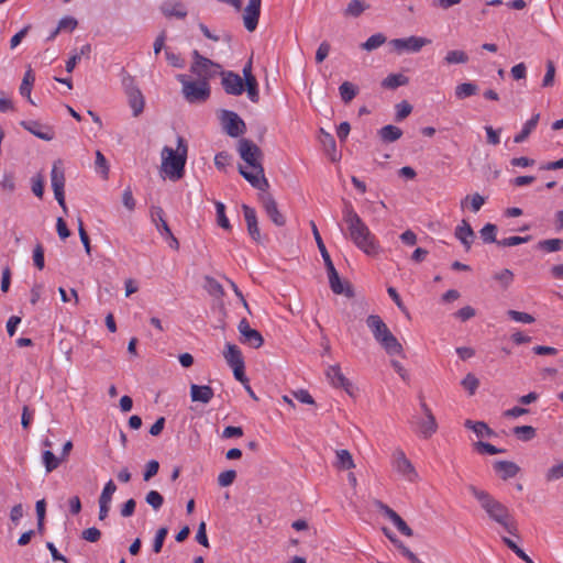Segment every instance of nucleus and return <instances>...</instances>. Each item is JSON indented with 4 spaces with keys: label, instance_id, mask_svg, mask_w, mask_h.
<instances>
[{
    "label": "nucleus",
    "instance_id": "nucleus-1",
    "mask_svg": "<svg viewBox=\"0 0 563 563\" xmlns=\"http://www.w3.org/2000/svg\"><path fill=\"white\" fill-rule=\"evenodd\" d=\"M238 151L241 158L252 168V170H247L240 165L239 173L241 176L247 180L252 187L265 191L269 187V184L265 178L264 167L261 163L263 157L262 150L251 140L241 139L239 141Z\"/></svg>",
    "mask_w": 563,
    "mask_h": 563
},
{
    "label": "nucleus",
    "instance_id": "nucleus-2",
    "mask_svg": "<svg viewBox=\"0 0 563 563\" xmlns=\"http://www.w3.org/2000/svg\"><path fill=\"white\" fill-rule=\"evenodd\" d=\"M468 490L492 521L503 527L508 533L516 534V523L509 509L504 504L493 497L488 492L473 485L468 487Z\"/></svg>",
    "mask_w": 563,
    "mask_h": 563
},
{
    "label": "nucleus",
    "instance_id": "nucleus-3",
    "mask_svg": "<svg viewBox=\"0 0 563 563\" xmlns=\"http://www.w3.org/2000/svg\"><path fill=\"white\" fill-rule=\"evenodd\" d=\"M188 145L183 136L177 137V148L164 146L161 153L162 170L172 180H179L185 175Z\"/></svg>",
    "mask_w": 563,
    "mask_h": 563
},
{
    "label": "nucleus",
    "instance_id": "nucleus-4",
    "mask_svg": "<svg viewBox=\"0 0 563 563\" xmlns=\"http://www.w3.org/2000/svg\"><path fill=\"white\" fill-rule=\"evenodd\" d=\"M343 213L353 242L365 253L369 255L376 254L374 238L351 203H345Z\"/></svg>",
    "mask_w": 563,
    "mask_h": 563
},
{
    "label": "nucleus",
    "instance_id": "nucleus-5",
    "mask_svg": "<svg viewBox=\"0 0 563 563\" xmlns=\"http://www.w3.org/2000/svg\"><path fill=\"white\" fill-rule=\"evenodd\" d=\"M177 80L183 85V95L189 103H201L209 99L211 89L206 80H190L187 75H177Z\"/></svg>",
    "mask_w": 563,
    "mask_h": 563
},
{
    "label": "nucleus",
    "instance_id": "nucleus-6",
    "mask_svg": "<svg viewBox=\"0 0 563 563\" xmlns=\"http://www.w3.org/2000/svg\"><path fill=\"white\" fill-rule=\"evenodd\" d=\"M194 62L190 66V71L198 77L199 80H206L214 77L217 69L221 66L213 60L202 56L197 49L192 52Z\"/></svg>",
    "mask_w": 563,
    "mask_h": 563
},
{
    "label": "nucleus",
    "instance_id": "nucleus-7",
    "mask_svg": "<svg viewBox=\"0 0 563 563\" xmlns=\"http://www.w3.org/2000/svg\"><path fill=\"white\" fill-rule=\"evenodd\" d=\"M393 467L395 472L406 482L416 483L419 475L412 463L406 457L401 450H395L393 453Z\"/></svg>",
    "mask_w": 563,
    "mask_h": 563
},
{
    "label": "nucleus",
    "instance_id": "nucleus-8",
    "mask_svg": "<svg viewBox=\"0 0 563 563\" xmlns=\"http://www.w3.org/2000/svg\"><path fill=\"white\" fill-rule=\"evenodd\" d=\"M429 44H431V40L413 35L389 41V46H391V49L398 55L418 53L423 46Z\"/></svg>",
    "mask_w": 563,
    "mask_h": 563
},
{
    "label": "nucleus",
    "instance_id": "nucleus-9",
    "mask_svg": "<svg viewBox=\"0 0 563 563\" xmlns=\"http://www.w3.org/2000/svg\"><path fill=\"white\" fill-rule=\"evenodd\" d=\"M223 131L231 137H239L246 131L245 122L231 110H221L219 115Z\"/></svg>",
    "mask_w": 563,
    "mask_h": 563
},
{
    "label": "nucleus",
    "instance_id": "nucleus-10",
    "mask_svg": "<svg viewBox=\"0 0 563 563\" xmlns=\"http://www.w3.org/2000/svg\"><path fill=\"white\" fill-rule=\"evenodd\" d=\"M122 84L128 96L129 106L132 109L133 117H139L143 112L145 106L143 93L131 76L123 78Z\"/></svg>",
    "mask_w": 563,
    "mask_h": 563
},
{
    "label": "nucleus",
    "instance_id": "nucleus-11",
    "mask_svg": "<svg viewBox=\"0 0 563 563\" xmlns=\"http://www.w3.org/2000/svg\"><path fill=\"white\" fill-rule=\"evenodd\" d=\"M329 285L335 295H344L347 298L355 296L354 288L349 282H342L333 264L325 266Z\"/></svg>",
    "mask_w": 563,
    "mask_h": 563
},
{
    "label": "nucleus",
    "instance_id": "nucleus-12",
    "mask_svg": "<svg viewBox=\"0 0 563 563\" xmlns=\"http://www.w3.org/2000/svg\"><path fill=\"white\" fill-rule=\"evenodd\" d=\"M238 330L241 334L240 341L243 344H247L254 349H258L263 345V335L257 330L252 329L245 318L239 322Z\"/></svg>",
    "mask_w": 563,
    "mask_h": 563
},
{
    "label": "nucleus",
    "instance_id": "nucleus-13",
    "mask_svg": "<svg viewBox=\"0 0 563 563\" xmlns=\"http://www.w3.org/2000/svg\"><path fill=\"white\" fill-rule=\"evenodd\" d=\"M366 327L373 333L374 339L387 350V324L378 314H369L365 320Z\"/></svg>",
    "mask_w": 563,
    "mask_h": 563
},
{
    "label": "nucleus",
    "instance_id": "nucleus-14",
    "mask_svg": "<svg viewBox=\"0 0 563 563\" xmlns=\"http://www.w3.org/2000/svg\"><path fill=\"white\" fill-rule=\"evenodd\" d=\"M221 85L228 95L240 96L244 91L243 78L233 71H222Z\"/></svg>",
    "mask_w": 563,
    "mask_h": 563
},
{
    "label": "nucleus",
    "instance_id": "nucleus-15",
    "mask_svg": "<svg viewBox=\"0 0 563 563\" xmlns=\"http://www.w3.org/2000/svg\"><path fill=\"white\" fill-rule=\"evenodd\" d=\"M262 0H249V4L244 9L243 22L249 32L256 30L261 15Z\"/></svg>",
    "mask_w": 563,
    "mask_h": 563
},
{
    "label": "nucleus",
    "instance_id": "nucleus-16",
    "mask_svg": "<svg viewBox=\"0 0 563 563\" xmlns=\"http://www.w3.org/2000/svg\"><path fill=\"white\" fill-rule=\"evenodd\" d=\"M242 210H243V214H244V219L246 222L247 232H249L250 236L255 242H261V233H260L258 221H257V216H256L255 209L247 205H242Z\"/></svg>",
    "mask_w": 563,
    "mask_h": 563
},
{
    "label": "nucleus",
    "instance_id": "nucleus-17",
    "mask_svg": "<svg viewBox=\"0 0 563 563\" xmlns=\"http://www.w3.org/2000/svg\"><path fill=\"white\" fill-rule=\"evenodd\" d=\"M26 131L35 135L36 137L44 141H52L54 139V132L52 128L43 125L37 121H21L20 123Z\"/></svg>",
    "mask_w": 563,
    "mask_h": 563
},
{
    "label": "nucleus",
    "instance_id": "nucleus-18",
    "mask_svg": "<svg viewBox=\"0 0 563 563\" xmlns=\"http://www.w3.org/2000/svg\"><path fill=\"white\" fill-rule=\"evenodd\" d=\"M263 207H264V210H265L267 217L271 219V221L275 225H277V227L285 225L286 219L278 210L277 202L271 195H267L263 198Z\"/></svg>",
    "mask_w": 563,
    "mask_h": 563
},
{
    "label": "nucleus",
    "instance_id": "nucleus-19",
    "mask_svg": "<svg viewBox=\"0 0 563 563\" xmlns=\"http://www.w3.org/2000/svg\"><path fill=\"white\" fill-rule=\"evenodd\" d=\"M327 376L334 387L343 388L347 394L352 395V383L342 374L339 365L330 366Z\"/></svg>",
    "mask_w": 563,
    "mask_h": 563
},
{
    "label": "nucleus",
    "instance_id": "nucleus-20",
    "mask_svg": "<svg viewBox=\"0 0 563 563\" xmlns=\"http://www.w3.org/2000/svg\"><path fill=\"white\" fill-rule=\"evenodd\" d=\"M454 235L464 245L466 251L471 250V246L475 240V233L466 220H462L461 223L455 228Z\"/></svg>",
    "mask_w": 563,
    "mask_h": 563
},
{
    "label": "nucleus",
    "instance_id": "nucleus-21",
    "mask_svg": "<svg viewBox=\"0 0 563 563\" xmlns=\"http://www.w3.org/2000/svg\"><path fill=\"white\" fill-rule=\"evenodd\" d=\"M161 12L166 18L175 16L177 19H185L187 16V10L180 0L166 1L161 5Z\"/></svg>",
    "mask_w": 563,
    "mask_h": 563
},
{
    "label": "nucleus",
    "instance_id": "nucleus-22",
    "mask_svg": "<svg viewBox=\"0 0 563 563\" xmlns=\"http://www.w3.org/2000/svg\"><path fill=\"white\" fill-rule=\"evenodd\" d=\"M418 433L423 439L431 438L438 431V422L434 415H426L417 421Z\"/></svg>",
    "mask_w": 563,
    "mask_h": 563
},
{
    "label": "nucleus",
    "instance_id": "nucleus-23",
    "mask_svg": "<svg viewBox=\"0 0 563 563\" xmlns=\"http://www.w3.org/2000/svg\"><path fill=\"white\" fill-rule=\"evenodd\" d=\"M151 218L157 231L163 236H172V230L166 220L164 219V210L159 206L151 207Z\"/></svg>",
    "mask_w": 563,
    "mask_h": 563
},
{
    "label": "nucleus",
    "instance_id": "nucleus-24",
    "mask_svg": "<svg viewBox=\"0 0 563 563\" xmlns=\"http://www.w3.org/2000/svg\"><path fill=\"white\" fill-rule=\"evenodd\" d=\"M213 395V389L208 385H190V398L194 402L208 404Z\"/></svg>",
    "mask_w": 563,
    "mask_h": 563
},
{
    "label": "nucleus",
    "instance_id": "nucleus-25",
    "mask_svg": "<svg viewBox=\"0 0 563 563\" xmlns=\"http://www.w3.org/2000/svg\"><path fill=\"white\" fill-rule=\"evenodd\" d=\"M494 470L506 481L515 477L519 473L520 467L510 461H497L494 463Z\"/></svg>",
    "mask_w": 563,
    "mask_h": 563
},
{
    "label": "nucleus",
    "instance_id": "nucleus-26",
    "mask_svg": "<svg viewBox=\"0 0 563 563\" xmlns=\"http://www.w3.org/2000/svg\"><path fill=\"white\" fill-rule=\"evenodd\" d=\"M321 136L320 142L323 146L324 152L332 162H336L340 155L336 153V144L332 134L325 132L323 129L320 130Z\"/></svg>",
    "mask_w": 563,
    "mask_h": 563
},
{
    "label": "nucleus",
    "instance_id": "nucleus-27",
    "mask_svg": "<svg viewBox=\"0 0 563 563\" xmlns=\"http://www.w3.org/2000/svg\"><path fill=\"white\" fill-rule=\"evenodd\" d=\"M51 181L53 191H63L65 187V174L62 167V161L54 163L51 172Z\"/></svg>",
    "mask_w": 563,
    "mask_h": 563
},
{
    "label": "nucleus",
    "instance_id": "nucleus-28",
    "mask_svg": "<svg viewBox=\"0 0 563 563\" xmlns=\"http://www.w3.org/2000/svg\"><path fill=\"white\" fill-rule=\"evenodd\" d=\"M223 356L230 367L244 364V358L242 356L241 350L235 344L227 343L225 350L223 351Z\"/></svg>",
    "mask_w": 563,
    "mask_h": 563
},
{
    "label": "nucleus",
    "instance_id": "nucleus-29",
    "mask_svg": "<svg viewBox=\"0 0 563 563\" xmlns=\"http://www.w3.org/2000/svg\"><path fill=\"white\" fill-rule=\"evenodd\" d=\"M464 427L472 430L478 438H490L495 435L494 430H492L484 421H473L467 419L464 422Z\"/></svg>",
    "mask_w": 563,
    "mask_h": 563
},
{
    "label": "nucleus",
    "instance_id": "nucleus-30",
    "mask_svg": "<svg viewBox=\"0 0 563 563\" xmlns=\"http://www.w3.org/2000/svg\"><path fill=\"white\" fill-rule=\"evenodd\" d=\"M540 119V113H536L529 119L525 124L520 133L516 134L514 137L515 143H522L525 142L529 135L532 133V131L537 128L538 122Z\"/></svg>",
    "mask_w": 563,
    "mask_h": 563
},
{
    "label": "nucleus",
    "instance_id": "nucleus-31",
    "mask_svg": "<svg viewBox=\"0 0 563 563\" xmlns=\"http://www.w3.org/2000/svg\"><path fill=\"white\" fill-rule=\"evenodd\" d=\"M478 92V86L474 82L466 81L459 84L454 89V96L457 100H464Z\"/></svg>",
    "mask_w": 563,
    "mask_h": 563
},
{
    "label": "nucleus",
    "instance_id": "nucleus-32",
    "mask_svg": "<svg viewBox=\"0 0 563 563\" xmlns=\"http://www.w3.org/2000/svg\"><path fill=\"white\" fill-rule=\"evenodd\" d=\"M485 203V198L479 194L467 195L461 200V209L470 207V209L476 213L481 210L483 205Z\"/></svg>",
    "mask_w": 563,
    "mask_h": 563
},
{
    "label": "nucleus",
    "instance_id": "nucleus-33",
    "mask_svg": "<svg viewBox=\"0 0 563 563\" xmlns=\"http://www.w3.org/2000/svg\"><path fill=\"white\" fill-rule=\"evenodd\" d=\"M35 81V76L32 71V69H27L24 74V77L22 79L21 86H20V93L22 97H25L27 101L32 104H35L32 97H31V90L32 86Z\"/></svg>",
    "mask_w": 563,
    "mask_h": 563
},
{
    "label": "nucleus",
    "instance_id": "nucleus-34",
    "mask_svg": "<svg viewBox=\"0 0 563 563\" xmlns=\"http://www.w3.org/2000/svg\"><path fill=\"white\" fill-rule=\"evenodd\" d=\"M389 521L395 526V528L405 537H412L413 531L407 525V522L393 509L389 508Z\"/></svg>",
    "mask_w": 563,
    "mask_h": 563
},
{
    "label": "nucleus",
    "instance_id": "nucleus-35",
    "mask_svg": "<svg viewBox=\"0 0 563 563\" xmlns=\"http://www.w3.org/2000/svg\"><path fill=\"white\" fill-rule=\"evenodd\" d=\"M389 542L404 555L410 563H423L412 551H410L402 541L389 536Z\"/></svg>",
    "mask_w": 563,
    "mask_h": 563
},
{
    "label": "nucleus",
    "instance_id": "nucleus-36",
    "mask_svg": "<svg viewBox=\"0 0 563 563\" xmlns=\"http://www.w3.org/2000/svg\"><path fill=\"white\" fill-rule=\"evenodd\" d=\"M468 59V55L462 49L449 51L443 58L446 65L466 64Z\"/></svg>",
    "mask_w": 563,
    "mask_h": 563
},
{
    "label": "nucleus",
    "instance_id": "nucleus-37",
    "mask_svg": "<svg viewBox=\"0 0 563 563\" xmlns=\"http://www.w3.org/2000/svg\"><path fill=\"white\" fill-rule=\"evenodd\" d=\"M311 228H312L313 238L316 240L318 249H319V251L321 253V256L323 258L324 266L333 264V262H332V260L330 257V254L327 251V247H325V245H324V243L322 241V238H321V235H320V233L318 231V228H317V225L314 224L313 221L311 222Z\"/></svg>",
    "mask_w": 563,
    "mask_h": 563
},
{
    "label": "nucleus",
    "instance_id": "nucleus-38",
    "mask_svg": "<svg viewBox=\"0 0 563 563\" xmlns=\"http://www.w3.org/2000/svg\"><path fill=\"white\" fill-rule=\"evenodd\" d=\"M386 40L387 37L383 33H376L362 43L361 48L371 52L382 46Z\"/></svg>",
    "mask_w": 563,
    "mask_h": 563
},
{
    "label": "nucleus",
    "instance_id": "nucleus-39",
    "mask_svg": "<svg viewBox=\"0 0 563 563\" xmlns=\"http://www.w3.org/2000/svg\"><path fill=\"white\" fill-rule=\"evenodd\" d=\"M42 461L46 473H51L59 466L62 460L58 459L51 450H45L42 454Z\"/></svg>",
    "mask_w": 563,
    "mask_h": 563
},
{
    "label": "nucleus",
    "instance_id": "nucleus-40",
    "mask_svg": "<svg viewBox=\"0 0 563 563\" xmlns=\"http://www.w3.org/2000/svg\"><path fill=\"white\" fill-rule=\"evenodd\" d=\"M339 91H340L341 99L345 103H349L350 101H352L355 98V96L357 93V88L352 82L344 81L339 87Z\"/></svg>",
    "mask_w": 563,
    "mask_h": 563
},
{
    "label": "nucleus",
    "instance_id": "nucleus-41",
    "mask_svg": "<svg viewBox=\"0 0 563 563\" xmlns=\"http://www.w3.org/2000/svg\"><path fill=\"white\" fill-rule=\"evenodd\" d=\"M205 283H206L205 288L210 295L216 296V297L224 296V289H223L222 285L217 279H214L211 276H206Z\"/></svg>",
    "mask_w": 563,
    "mask_h": 563
},
{
    "label": "nucleus",
    "instance_id": "nucleus-42",
    "mask_svg": "<svg viewBox=\"0 0 563 563\" xmlns=\"http://www.w3.org/2000/svg\"><path fill=\"white\" fill-rule=\"evenodd\" d=\"M367 5L362 0H351L347 4L344 14L353 18L360 16Z\"/></svg>",
    "mask_w": 563,
    "mask_h": 563
},
{
    "label": "nucleus",
    "instance_id": "nucleus-43",
    "mask_svg": "<svg viewBox=\"0 0 563 563\" xmlns=\"http://www.w3.org/2000/svg\"><path fill=\"white\" fill-rule=\"evenodd\" d=\"M336 465L342 470H350L354 467V462L351 453L347 450H339L336 451Z\"/></svg>",
    "mask_w": 563,
    "mask_h": 563
},
{
    "label": "nucleus",
    "instance_id": "nucleus-44",
    "mask_svg": "<svg viewBox=\"0 0 563 563\" xmlns=\"http://www.w3.org/2000/svg\"><path fill=\"white\" fill-rule=\"evenodd\" d=\"M512 432L521 441H530L536 437V429L531 426L515 427Z\"/></svg>",
    "mask_w": 563,
    "mask_h": 563
},
{
    "label": "nucleus",
    "instance_id": "nucleus-45",
    "mask_svg": "<svg viewBox=\"0 0 563 563\" xmlns=\"http://www.w3.org/2000/svg\"><path fill=\"white\" fill-rule=\"evenodd\" d=\"M545 68H547V71L542 79L541 86L543 88H550L554 85L556 69H555V65L552 60H548L545 63Z\"/></svg>",
    "mask_w": 563,
    "mask_h": 563
},
{
    "label": "nucleus",
    "instance_id": "nucleus-46",
    "mask_svg": "<svg viewBox=\"0 0 563 563\" xmlns=\"http://www.w3.org/2000/svg\"><path fill=\"white\" fill-rule=\"evenodd\" d=\"M244 90H246L247 96L252 102H257L260 99L258 96V84L256 78H249L247 80H243Z\"/></svg>",
    "mask_w": 563,
    "mask_h": 563
},
{
    "label": "nucleus",
    "instance_id": "nucleus-47",
    "mask_svg": "<svg viewBox=\"0 0 563 563\" xmlns=\"http://www.w3.org/2000/svg\"><path fill=\"white\" fill-rule=\"evenodd\" d=\"M216 211L217 222L219 227H221L224 230H231L230 221L225 216V206L220 201H216Z\"/></svg>",
    "mask_w": 563,
    "mask_h": 563
},
{
    "label": "nucleus",
    "instance_id": "nucleus-48",
    "mask_svg": "<svg viewBox=\"0 0 563 563\" xmlns=\"http://www.w3.org/2000/svg\"><path fill=\"white\" fill-rule=\"evenodd\" d=\"M494 279L497 280L504 289H506L514 280V273L508 268H504L494 274Z\"/></svg>",
    "mask_w": 563,
    "mask_h": 563
},
{
    "label": "nucleus",
    "instance_id": "nucleus-49",
    "mask_svg": "<svg viewBox=\"0 0 563 563\" xmlns=\"http://www.w3.org/2000/svg\"><path fill=\"white\" fill-rule=\"evenodd\" d=\"M563 477V462L558 463L549 467L544 474V479L547 483H551L558 481Z\"/></svg>",
    "mask_w": 563,
    "mask_h": 563
},
{
    "label": "nucleus",
    "instance_id": "nucleus-50",
    "mask_svg": "<svg viewBox=\"0 0 563 563\" xmlns=\"http://www.w3.org/2000/svg\"><path fill=\"white\" fill-rule=\"evenodd\" d=\"M395 120L400 122L411 113L412 106L408 101L404 100L395 106Z\"/></svg>",
    "mask_w": 563,
    "mask_h": 563
},
{
    "label": "nucleus",
    "instance_id": "nucleus-51",
    "mask_svg": "<svg viewBox=\"0 0 563 563\" xmlns=\"http://www.w3.org/2000/svg\"><path fill=\"white\" fill-rule=\"evenodd\" d=\"M115 490H117V485L114 484V482L112 479H109L106 483V485L101 492V495L99 496L98 503L111 504L112 496L115 493Z\"/></svg>",
    "mask_w": 563,
    "mask_h": 563
},
{
    "label": "nucleus",
    "instance_id": "nucleus-52",
    "mask_svg": "<svg viewBox=\"0 0 563 563\" xmlns=\"http://www.w3.org/2000/svg\"><path fill=\"white\" fill-rule=\"evenodd\" d=\"M474 449L481 454H489V455H495V454L504 452L503 449H498L495 445L487 443V442H483V441L475 442Z\"/></svg>",
    "mask_w": 563,
    "mask_h": 563
},
{
    "label": "nucleus",
    "instance_id": "nucleus-53",
    "mask_svg": "<svg viewBox=\"0 0 563 563\" xmlns=\"http://www.w3.org/2000/svg\"><path fill=\"white\" fill-rule=\"evenodd\" d=\"M145 501L154 509L158 510L164 504V497L157 490H150L145 496Z\"/></svg>",
    "mask_w": 563,
    "mask_h": 563
},
{
    "label": "nucleus",
    "instance_id": "nucleus-54",
    "mask_svg": "<svg viewBox=\"0 0 563 563\" xmlns=\"http://www.w3.org/2000/svg\"><path fill=\"white\" fill-rule=\"evenodd\" d=\"M496 230L497 228L495 224L487 223L484 225L479 231L483 241L485 243H497L498 241L496 240Z\"/></svg>",
    "mask_w": 563,
    "mask_h": 563
},
{
    "label": "nucleus",
    "instance_id": "nucleus-55",
    "mask_svg": "<svg viewBox=\"0 0 563 563\" xmlns=\"http://www.w3.org/2000/svg\"><path fill=\"white\" fill-rule=\"evenodd\" d=\"M539 249L544 250L547 252H556L562 249L563 241L561 239H549L543 240L538 243Z\"/></svg>",
    "mask_w": 563,
    "mask_h": 563
},
{
    "label": "nucleus",
    "instance_id": "nucleus-56",
    "mask_svg": "<svg viewBox=\"0 0 563 563\" xmlns=\"http://www.w3.org/2000/svg\"><path fill=\"white\" fill-rule=\"evenodd\" d=\"M352 311L346 313L347 323H352L355 319L365 313V303L362 301L352 302Z\"/></svg>",
    "mask_w": 563,
    "mask_h": 563
},
{
    "label": "nucleus",
    "instance_id": "nucleus-57",
    "mask_svg": "<svg viewBox=\"0 0 563 563\" xmlns=\"http://www.w3.org/2000/svg\"><path fill=\"white\" fill-rule=\"evenodd\" d=\"M168 533V529L166 527H162L156 531L154 541H153V552L159 553L162 551L164 541Z\"/></svg>",
    "mask_w": 563,
    "mask_h": 563
},
{
    "label": "nucleus",
    "instance_id": "nucleus-58",
    "mask_svg": "<svg viewBox=\"0 0 563 563\" xmlns=\"http://www.w3.org/2000/svg\"><path fill=\"white\" fill-rule=\"evenodd\" d=\"M508 317L516 321V322H522V323H532L534 322L533 316L527 312H521L517 310H508L507 311Z\"/></svg>",
    "mask_w": 563,
    "mask_h": 563
},
{
    "label": "nucleus",
    "instance_id": "nucleus-59",
    "mask_svg": "<svg viewBox=\"0 0 563 563\" xmlns=\"http://www.w3.org/2000/svg\"><path fill=\"white\" fill-rule=\"evenodd\" d=\"M236 478V472L234 470H228L219 474L218 484L221 487H228L233 484Z\"/></svg>",
    "mask_w": 563,
    "mask_h": 563
},
{
    "label": "nucleus",
    "instance_id": "nucleus-60",
    "mask_svg": "<svg viewBox=\"0 0 563 563\" xmlns=\"http://www.w3.org/2000/svg\"><path fill=\"white\" fill-rule=\"evenodd\" d=\"M389 355H399L402 358L406 357L402 345L397 340V338L395 335H393L390 332H389Z\"/></svg>",
    "mask_w": 563,
    "mask_h": 563
},
{
    "label": "nucleus",
    "instance_id": "nucleus-61",
    "mask_svg": "<svg viewBox=\"0 0 563 563\" xmlns=\"http://www.w3.org/2000/svg\"><path fill=\"white\" fill-rule=\"evenodd\" d=\"M479 380L475 377V375L468 373L462 380V386L473 395L478 388Z\"/></svg>",
    "mask_w": 563,
    "mask_h": 563
},
{
    "label": "nucleus",
    "instance_id": "nucleus-62",
    "mask_svg": "<svg viewBox=\"0 0 563 563\" xmlns=\"http://www.w3.org/2000/svg\"><path fill=\"white\" fill-rule=\"evenodd\" d=\"M33 263L40 271L45 266L44 249L41 243H37L33 250Z\"/></svg>",
    "mask_w": 563,
    "mask_h": 563
},
{
    "label": "nucleus",
    "instance_id": "nucleus-63",
    "mask_svg": "<svg viewBox=\"0 0 563 563\" xmlns=\"http://www.w3.org/2000/svg\"><path fill=\"white\" fill-rule=\"evenodd\" d=\"M391 365V367L394 368V371L398 374V376L400 377V379L406 383V384H409L410 383V375H409V372L408 369L398 361H391L389 363Z\"/></svg>",
    "mask_w": 563,
    "mask_h": 563
},
{
    "label": "nucleus",
    "instance_id": "nucleus-64",
    "mask_svg": "<svg viewBox=\"0 0 563 563\" xmlns=\"http://www.w3.org/2000/svg\"><path fill=\"white\" fill-rule=\"evenodd\" d=\"M159 470V463L156 460H151L145 465V471L143 473V479L145 482L150 481L154 477Z\"/></svg>",
    "mask_w": 563,
    "mask_h": 563
}]
</instances>
